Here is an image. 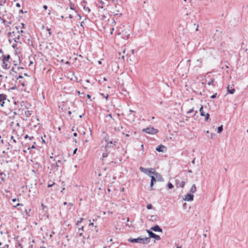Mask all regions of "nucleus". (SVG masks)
Returning <instances> with one entry per match:
<instances>
[{
    "label": "nucleus",
    "instance_id": "5",
    "mask_svg": "<svg viewBox=\"0 0 248 248\" xmlns=\"http://www.w3.org/2000/svg\"><path fill=\"white\" fill-rule=\"evenodd\" d=\"M114 7H112L110 12L114 15L120 16L121 13V5L118 4V2L114 0H112Z\"/></svg>",
    "mask_w": 248,
    "mask_h": 248
},
{
    "label": "nucleus",
    "instance_id": "19",
    "mask_svg": "<svg viewBox=\"0 0 248 248\" xmlns=\"http://www.w3.org/2000/svg\"><path fill=\"white\" fill-rule=\"evenodd\" d=\"M155 176L156 179L158 181H161L163 180V178H162V176L160 174H159L158 173L156 172L155 173Z\"/></svg>",
    "mask_w": 248,
    "mask_h": 248
},
{
    "label": "nucleus",
    "instance_id": "49",
    "mask_svg": "<svg viewBox=\"0 0 248 248\" xmlns=\"http://www.w3.org/2000/svg\"><path fill=\"white\" fill-rule=\"evenodd\" d=\"M1 136H0V142H1L2 143H3V140H1Z\"/></svg>",
    "mask_w": 248,
    "mask_h": 248
},
{
    "label": "nucleus",
    "instance_id": "46",
    "mask_svg": "<svg viewBox=\"0 0 248 248\" xmlns=\"http://www.w3.org/2000/svg\"><path fill=\"white\" fill-rule=\"evenodd\" d=\"M70 10H74L75 9V7H74V6H71L70 7Z\"/></svg>",
    "mask_w": 248,
    "mask_h": 248
},
{
    "label": "nucleus",
    "instance_id": "20",
    "mask_svg": "<svg viewBox=\"0 0 248 248\" xmlns=\"http://www.w3.org/2000/svg\"><path fill=\"white\" fill-rule=\"evenodd\" d=\"M19 79H20L19 80V83H21V85L23 87L25 86L26 85L27 83V80L23 79V78H19Z\"/></svg>",
    "mask_w": 248,
    "mask_h": 248
},
{
    "label": "nucleus",
    "instance_id": "1",
    "mask_svg": "<svg viewBox=\"0 0 248 248\" xmlns=\"http://www.w3.org/2000/svg\"><path fill=\"white\" fill-rule=\"evenodd\" d=\"M24 24L21 23L18 27H15L12 31L8 32L9 41L13 40L16 42L21 43V38L23 36V28Z\"/></svg>",
    "mask_w": 248,
    "mask_h": 248
},
{
    "label": "nucleus",
    "instance_id": "51",
    "mask_svg": "<svg viewBox=\"0 0 248 248\" xmlns=\"http://www.w3.org/2000/svg\"><path fill=\"white\" fill-rule=\"evenodd\" d=\"M108 117H109L111 119H112V115H111V114H108Z\"/></svg>",
    "mask_w": 248,
    "mask_h": 248
},
{
    "label": "nucleus",
    "instance_id": "6",
    "mask_svg": "<svg viewBox=\"0 0 248 248\" xmlns=\"http://www.w3.org/2000/svg\"><path fill=\"white\" fill-rule=\"evenodd\" d=\"M53 153H52V155L49 157V162L51 164V169L58 170L59 168V162L58 160L56 161L53 156Z\"/></svg>",
    "mask_w": 248,
    "mask_h": 248
},
{
    "label": "nucleus",
    "instance_id": "14",
    "mask_svg": "<svg viewBox=\"0 0 248 248\" xmlns=\"http://www.w3.org/2000/svg\"><path fill=\"white\" fill-rule=\"evenodd\" d=\"M156 150L159 152H163L167 150V148L163 145H160L156 147Z\"/></svg>",
    "mask_w": 248,
    "mask_h": 248
},
{
    "label": "nucleus",
    "instance_id": "23",
    "mask_svg": "<svg viewBox=\"0 0 248 248\" xmlns=\"http://www.w3.org/2000/svg\"><path fill=\"white\" fill-rule=\"evenodd\" d=\"M147 172L149 173V174H153L154 175H155V173L156 171H155V169H149L147 170Z\"/></svg>",
    "mask_w": 248,
    "mask_h": 248
},
{
    "label": "nucleus",
    "instance_id": "4",
    "mask_svg": "<svg viewBox=\"0 0 248 248\" xmlns=\"http://www.w3.org/2000/svg\"><path fill=\"white\" fill-rule=\"evenodd\" d=\"M14 63H15V61L12 62L11 57L10 55H8L2 59V67L5 69H8L12 67Z\"/></svg>",
    "mask_w": 248,
    "mask_h": 248
},
{
    "label": "nucleus",
    "instance_id": "45",
    "mask_svg": "<svg viewBox=\"0 0 248 248\" xmlns=\"http://www.w3.org/2000/svg\"><path fill=\"white\" fill-rule=\"evenodd\" d=\"M28 139L29 140H31L32 139H33V137H29Z\"/></svg>",
    "mask_w": 248,
    "mask_h": 248
},
{
    "label": "nucleus",
    "instance_id": "2",
    "mask_svg": "<svg viewBox=\"0 0 248 248\" xmlns=\"http://www.w3.org/2000/svg\"><path fill=\"white\" fill-rule=\"evenodd\" d=\"M34 243L32 238L24 237L16 245V248H33Z\"/></svg>",
    "mask_w": 248,
    "mask_h": 248
},
{
    "label": "nucleus",
    "instance_id": "27",
    "mask_svg": "<svg viewBox=\"0 0 248 248\" xmlns=\"http://www.w3.org/2000/svg\"><path fill=\"white\" fill-rule=\"evenodd\" d=\"M140 170L141 171L143 172L144 173H147V170H147L146 169H144L143 167H140Z\"/></svg>",
    "mask_w": 248,
    "mask_h": 248
},
{
    "label": "nucleus",
    "instance_id": "43",
    "mask_svg": "<svg viewBox=\"0 0 248 248\" xmlns=\"http://www.w3.org/2000/svg\"><path fill=\"white\" fill-rule=\"evenodd\" d=\"M47 31H48V32L49 35H51V31H50V29H49V28H47Z\"/></svg>",
    "mask_w": 248,
    "mask_h": 248
},
{
    "label": "nucleus",
    "instance_id": "30",
    "mask_svg": "<svg viewBox=\"0 0 248 248\" xmlns=\"http://www.w3.org/2000/svg\"><path fill=\"white\" fill-rule=\"evenodd\" d=\"M185 185V182L184 181H182L180 184V186L181 188H183Z\"/></svg>",
    "mask_w": 248,
    "mask_h": 248
},
{
    "label": "nucleus",
    "instance_id": "55",
    "mask_svg": "<svg viewBox=\"0 0 248 248\" xmlns=\"http://www.w3.org/2000/svg\"><path fill=\"white\" fill-rule=\"evenodd\" d=\"M93 225H94V224H93V223H90L89 224V226H93Z\"/></svg>",
    "mask_w": 248,
    "mask_h": 248
},
{
    "label": "nucleus",
    "instance_id": "64",
    "mask_svg": "<svg viewBox=\"0 0 248 248\" xmlns=\"http://www.w3.org/2000/svg\"><path fill=\"white\" fill-rule=\"evenodd\" d=\"M67 11L68 13H69V10L68 9H67Z\"/></svg>",
    "mask_w": 248,
    "mask_h": 248
},
{
    "label": "nucleus",
    "instance_id": "44",
    "mask_svg": "<svg viewBox=\"0 0 248 248\" xmlns=\"http://www.w3.org/2000/svg\"><path fill=\"white\" fill-rule=\"evenodd\" d=\"M16 201H19V199H13L12 200V201H13V202H16Z\"/></svg>",
    "mask_w": 248,
    "mask_h": 248
},
{
    "label": "nucleus",
    "instance_id": "3",
    "mask_svg": "<svg viewBox=\"0 0 248 248\" xmlns=\"http://www.w3.org/2000/svg\"><path fill=\"white\" fill-rule=\"evenodd\" d=\"M23 70V68L22 67H19L16 63H14V65L12 67L10 74L12 75L13 78H16L17 79L22 78L23 77L22 76L21 71Z\"/></svg>",
    "mask_w": 248,
    "mask_h": 248
},
{
    "label": "nucleus",
    "instance_id": "7",
    "mask_svg": "<svg viewBox=\"0 0 248 248\" xmlns=\"http://www.w3.org/2000/svg\"><path fill=\"white\" fill-rule=\"evenodd\" d=\"M128 241L132 243H143V244H147L149 242V238H140L139 237L138 238L135 239H129Z\"/></svg>",
    "mask_w": 248,
    "mask_h": 248
},
{
    "label": "nucleus",
    "instance_id": "15",
    "mask_svg": "<svg viewBox=\"0 0 248 248\" xmlns=\"http://www.w3.org/2000/svg\"><path fill=\"white\" fill-rule=\"evenodd\" d=\"M121 52H122L123 53V55H122V60L123 61H124V58H125V51L126 50V46H123L121 48Z\"/></svg>",
    "mask_w": 248,
    "mask_h": 248
},
{
    "label": "nucleus",
    "instance_id": "21",
    "mask_svg": "<svg viewBox=\"0 0 248 248\" xmlns=\"http://www.w3.org/2000/svg\"><path fill=\"white\" fill-rule=\"evenodd\" d=\"M151 176V181L150 186H151V187H153V185H154V183L155 182V181H156V178H155V175H153V176Z\"/></svg>",
    "mask_w": 248,
    "mask_h": 248
},
{
    "label": "nucleus",
    "instance_id": "12",
    "mask_svg": "<svg viewBox=\"0 0 248 248\" xmlns=\"http://www.w3.org/2000/svg\"><path fill=\"white\" fill-rule=\"evenodd\" d=\"M6 99V95L4 94H0V105L1 107L4 106V101Z\"/></svg>",
    "mask_w": 248,
    "mask_h": 248
},
{
    "label": "nucleus",
    "instance_id": "56",
    "mask_svg": "<svg viewBox=\"0 0 248 248\" xmlns=\"http://www.w3.org/2000/svg\"><path fill=\"white\" fill-rule=\"evenodd\" d=\"M131 53H132V54H134V50L132 49V50H131Z\"/></svg>",
    "mask_w": 248,
    "mask_h": 248
},
{
    "label": "nucleus",
    "instance_id": "25",
    "mask_svg": "<svg viewBox=\"0 0 248 248\" xmlns=\"http://www.w3.org/2000/svg\"><path fill=\"white\" fill-rule=\"evenodd\" d=\"M10 142L11 144H15L16 142V139L14 138V136H11V140Z\"/></svg>",
    "mask_w": 248,
    "mask_h": 248
},
{
    "label": "nucleus",
    "instance_id": "17",
    "mask_svg": "<svg viewBox=\"0 0 248 248\" xmlns=\"http://www.w3.org/2000/svg\"><path fill=\"white\" fill-rule=\"evenodd\" d=\"M233 85H232V86L229 85L227 87L228 92L231 94H233L235 92V89L233 88Z\"/></svg>",
    "mask_w": 248,
    "mask_h": 248
},
{
    "label": "nucleus",
    "instance_id": "31",
    "mask_svg": "<svg viewBox=\"0 0 248 248\" xmlns=\"http://www.w3.org/2000/svg\"><path fill=\"white\" fill-rule=\"evenodd\" d=\"M83 220V218H80L79 220L77 222L76 225H78L80 223H81Z\"/></svg>",
    "mask_w": 248,
    "mask_h": 248
},
{
    "label": "nucleus",
    "instance_id": "32",
    "mask_svg": "<svg viewBox=\"0 0 248 248\" xmlns=\"http://www.w3.org/2000/svg\"><path fill=\"white\" fill-rule=\"evenodd\" d=\"M1 243H0V248H8L9 246L8 245H5L3 246H1Z\"/></svg>",
    "mask_w": 248,
    "mask_h": 248
},
{
    "label": "nucleus",
    "instance_id": "42",
    "mask_svg": "<svg viewBox=\"0 0 248 248\" xmlns=\"http://www.w3.org/2000/svg\"><path fill=\"white\" fill-rule=\"evenodd\" d=\"M25 212L27 216H28V217L30 216V215L29 214V212L27 209L25 210Z\"/></svg>",
    "mask_w": 248,
    "mask_h": 248
},
{
    "label": "nucleus",
    "instance_id": "61",
    "mask_svg": "<svg viewBox=\"0 0 248 248\" xmlns=\"http://www.w3.org/2000/svg\"><path fill=\"white\" fill-rule=\"evenodd\" d=\"M113 30H114V29H113V28H112V31H111V34H112V32H113Z\"/></svg>",
    "mask_w": 248,
    "mask_h": 248
},
{
    "label": "nucleus",
    "instance_id": "34",
    "mask_svg": "<svg viewBox=\"0 0 248 248\" xmlns=\"http://www.w3.org/2000/svg\"><path fill=\"white\" fill-rule=\"evenodd\" d=\"M108 153L107 152H106L105 153H103L102 154L103 157H106L108 156Z\"/></svg>",
    "mask_w": 248,
    "mask_h": 248
},
{
    "label": "nucleus",
    "instance_id": "11",
    "mask_svg": "<svg viewBox=\"0 0 248 248\" xmlns=\"http://www.w3.org/2000/svg\"><path fill=\"white\" fill-rule=\"evenodd\" d=\"M75 17L76 18L77 20H80L81 19V16H79L76 11H74L73 14H69V17L70 18H72L73 17Z\"/></svg>",
    "mask_w": 248,
    "mask_h": 248
},
{
    "label": "nucleus",
    "instance_id": "54",
    "mask_svg": "<svg viewBox=\"0 0 248 248\" xmlns=\"http://www.w3.org/2000/svg\"><path fill=\"white\" fill-rule=\"evenodd\" d=\"M29 137V136L28 135H26L25 136V139H27Z\"/></svg>",
    "mask_w": 248,
    "mask_h": 248
},
{
    "label": "nucleus",
    "instance_id": "40",
    "mask_svg": "<svg viewBox=\"0 0 248 248\" xmlns=\"http://www.w3.org/2000/svg\"><path fill=\"white\" fill-rule=\"evenodd\" d=\"M84 9L86 11H87L88 12V13H90V9L88 7H87V8L84 7Z\"/></svg>",
    "mask_w": 248,
    "mask_h": 248
},
{
    "label": "nucleus",
    "instance_id": "18",
    "mask_svg": "<svg viewBox=\"0 0 248 248\" xmlns=\"http://www.w3.org/2000/svg\"><path fill=\"white\" fill-rule=\"evenodd\" d=\"M151 230L155 232H162V230L158 225H155V226L152 227Z\"/></svg>",
    "mask_w": 248,
    "mask_h": 248
},
{
    "label": "nucleus",
    "instance_id": "53",
    "mask_svg": "<svg viewBox=\"0 0 248 248\" xmlns=\"http://www.w3.org/2000/svg\"><path fill=\"white\" fill-rule=\"evenodd\" d=\"M84 23V22L83 21H82L81 23H80V25L81 26L83 27V24Z\"/></svg>",
    "mask_w": 248,
    "mask_h": 248
},
{
    "label": "nucleus",
    "instance_id": "13",
    "mask_svg": "<svg viewBox=\"0 0 248 248\" xmlns=\"http://www.w3.org/2000/svg\"><path fill=\"white\" fill-rule=\"evenodd\" d=\"M148 232L150 237L155 238L156 240L160 239V237L159 235L153 233V232L150 231H148Z\"/></svg>",
    "mask_w": 248,
    "mask_h": 248
},
{
    "label": "nucleus",
    "instance_id": "59",
    "mask_svg": "<svg viewBox=\"0 0 248 248\" xmlns=\"http://www.w3.org/2000/svg\"><path fill=\"white\" fill-rule=\"evenodd\" d=\"M125 136H126V137H129V135L128 134H126L125 135Z\"/></svg>",
    "mask_w": 248,
    "mask_h": 248
},
{
    "label": "nucleus",
    "instance_id": "41",
    "mask_svg": "<svg viewBox=\"0 0 248 248\" xmlns=\"http://www.w3.org/2000/svg\"><path fill=\"white\" fill-rule=\"evenodd\" d=\"M102 95H103V96L105 98L106 100H108V94H107L106 95H104L103 94H102Z\"/></svg>",
    "mask_w": 248,
    "mask_h": 248
},
{
    "label": "nucleus",
    "instance_id": "57",
    "mask_svg": "<svg viewBox=\"0 0 248 248\" xmlns=\"http://www.w3.org/2000/svg\"><path fill=\"white\" fill-rule=\"evenodd\" d=\"M16 6L17 7H20V4L18 3H16Z\"/></svg>",
    "mask_w": 248,
    "mask_h": 248
},
{
    "label": "nucleus",
    "instance_id": "47",
    "mask_svg": "<svg viewBox=\"0 0 248 248\" xmlns=\"http://www.w3.org/2000/svg\"><path fill=\"white\" fill-rule=\"evenodd\" d=\"M43 8L45 9V10H46L47 9V6L46 5H44L43 6Z\"/></svg>",
    "mask_w": 248,
    "mask_h": 248
},
{
    "label": "nucleus",
    "instance_id": "9",
    "mask_svg": "<svg viewBox=\"0 0 248 248\" xmlns=\"http://www.w3.org/2000/svg\"><path fill=\"white\" fill-rule=\"evenodd\" d=\"M143 132L147 133L150 134H155L157 132V130L155 129L153 127H148L147 128L143 129Z\"/></svg>",
    "mask_w": 248,
    "mask_h": 248
},
{
    "label": "nucleus",
    "instance_id": "62",
    "mask_svg": "<svg viewBox=\"0 0 248 248\" xmlns=\"http://www.w3.org/2000/svg\"><path fill=\"white\" fill-rule=\"evenodd\" d=\"M64 205H66V204H67V202H64Z\"/></svg>",
    "mask_w": 248,
    "mask_h": 248
},
{
    "label": "nucleus",
    "instance_id": "16",
    "mask_svg": "<svg viewBox=\"0 0 248 248\" xmlns=\"http://www.w3.org/2000/svg\"><path fill=\"white\" fill-rule=\"evenodd\" d=\"M193 195L191 194H187L185 198L184 199V200L187 201H192L193 200Z\"/></svg>",
    "mask_w": 248,
    "mask_h": 248
},
{
    "label": "nucleus",
    "instance_id": "38",
    "mask_svg": "<svg viewBox=\"0 0 248 248\" xmlns=\"http://www.w3.org/2000/svg\"><path fill=\"white\" fill-rule=\"evenodd\" d=\"M23 206V204H21V203H17L16 205H14V207H15V208H16V207H18V206Z\"/></svg>",
    "mask_w": 248,
    "mask_h": 248
},
{
    "label": "nucleus",
    "instance_id": "36",
    "mask_svg": "<svg viewBox=\"0 0 248 248\" xmlns=\"http://www.w3.org/2000/svg\"><path fill=\"white\" fill-rule=\"evenodd\" d=\"M147 208L148 209H151L152 208V205L151 204H148L147 205Z\"/></svg>",
    "mask_w": 248,
    "mask_h": 248
},
{
    "label": "nucleus",
    "instance_id": "10",
    "mask_svg": "<svg viewBox=\"0 0 248 248\" xmlns=\"http://www.w3.org/2000/svg\"><path fill=\"white\" fill-rule=\"evenodd\" d=\"M200 112L201 115L202 116H205V121H208L210 115L208 113H205L203 111V106L202 105H201V107L200 108Z\"/></svg>",
    "mask_w": 248,
    "mask_h": 248
},
{
    "label": "nucleus",
    "instance_id": "39",
    "mask_svg": "<svg viewBox=\"0 0 248 248\" xmlns=\"http://www.w3.org/2000/svg\"><path fill=\"white\" fill-rule=\"evenodd\" d=\"M217 93H216L215 94H214L212 95L211 96V98H212V99H214V98H216V96H217Z\"/></svg>",
    "mask_w": 248,
    "mask_h": 248
},
{
    "label": "nucleus",
    "instance_id": "50",
    "mask_svg": "<svg viewBox=\"0 0 248 248\" xmlns=\"http://www.w3.org/2000/svg\"><path fill=\"white\" fill-rule=\"evenodd\" d=\"M87 96L88 98H89V99H90L91 98V95L89 94H87Z\"/></svg>",
    "mask_w": 248,
    "mask_h": 248
},
{
    "label": "nucleus",
    "instance_id": "48",
    "mask_svg": "<svg viewBox=\"0 0 248 248\" xmlns=\"http://www.w3.org/2000/svg\"><path fill=\"white\" fill-rule=\"evenodd\" d=\"M77 148H76L74 152H73V154H76V152H77Z\"/></svg>",
    "mask_w": 248,
    "mask_h": 248
},
{
    "label": "nucleus",
    "instance_id": "35",
    "mask_svg": "<svg viewBox=\"0 0 248 248\" xmlns=\"http://www.w3.org/2000/svg\"><path fill=\"white\" fill-rule=\"evenodd\" d=\"M214 82V79H212L211 80V81H210L208 83V84L209 85H212L213 84V82Z\"/></svg>",
    "mask_w": 248,
    "mask_h": 248
},
{
    "label": "nucleus",
    "instance_id": "33",
    "mask_svg": "<svg viewBox=\"0 0 248 248\" xmlns=\"http://www.w3.org/2000/svg\"><path fill=\"white\" fill-rule=\"evenodd\" d=\"M168 188H169V189H171V188H173V185H172V184H171V183H169V184H168Z\"/></svg>",
    "mask_w": 248,
    "mask_h": 248
},
{
    "label": "nucleus",
    "instance_id": "29",
    "mask_svg": "<svg viewBox=\"0 0 248 248\" xmlns=\"http://www.w3.org/2000/svg\"><path fill=\"white\" fill-rule=\"evenodd\" d=\"M35 144V142H34L33 144L30 147V146H27V150H30L31 148L35 149V147L34 145Z\"/></svg>",
    "mask_w": 248,
    "mask_h": 248
},
{
    "label": "nucleus",
    "instance_id": "58",
    "mask_svg": "<svg viewBox=\"0 0 248 248\" xmlns=\"http://www.w3.org/2000/svg\"><path fill=\"white\" fill-rule=\"evenodd\" d=\"M5 192L6 193H8L9 191L8 190L5 189Z\"/></svg>",
    "mask_w": 248,
    "mask_h": 248
},
{
    "label": "nucleus",
    "instance_id": "8",
    "mask_svg": "<svg viewBox=\"0 0 248 248\" xmlns=\"http://www.w3.org/2000/svg\"><path fill=\"white\" fill-rule=\"evenodd\" d=\"M55 158H57L59 163H62L66 161V159L64 157V154L62 152H60L58 155L55 156Z\"/></svg>",
    "mask_w": 248,
    "mask_h": 248
},
{
    "label": "nucleus",
    "instance_id": "24",
    "mask_svg": "<svg viewBox=\"0 0 248 248\" xmlns=\"http://www.w3.org/2000/svg\"><path fill=\"white\" fill-rule=\"evenodd\" d=\"M197 188L195 185H193L190 189V192L192 193H195L196 191Z\"/></svg>",
    "mask_w": 248,
    "mask_h": 248
},
{
    "label": "nucleus",
    "instance_id": "22",
    "mask_svg": "<svg viewBox=\"0 0 248 248\" xmlns=\"http://www.w3.org/2000/svg\"><path fill=\"white\" fill-rule=\"evenodd\" d=\"M83 231H84V227L83 226H81V227L78 228V233H79V236H81L83 235Z\"/></svg>",
    "mask_w": 248,
    "mask_h": 248
},
{
    "label": "nucleus",
    "instance_id": "60",
    "mask_svg": "<svg viewBox=\"0 0 248 248\" xmlns=\"http://www.w3.org/2000/svg\"><path fill=\"white\" fill-rule=\"evenodd\" d=\"M77 93H78V95H79V94H80V92H79V91H78V92H77Z\"/></svg>",
    "mask_w": 248,
    "mask_h": 248
},
{
    "label": "nucleus",
    "instance_id": "37",
    "mask_svg": "<svg viewBox=\"0 0 248 248\" xmlns=\"http://www.w3.org/2000/svg\"><path fill=\"white\" fill-rule=\"evenodd\" d=\"M55 184V183L53 182L52 184H48L47 185L48 187H50L52 186Z\"/></svg>",
    "mask_w": 248,
    "mask_h": 248
},
{
    "label": "nucleus",
    "instance_id": "26",
    "mask_svg": "<svg viewBox=\"0 0 248 248\" xmlns=\"http://www.w3.org/2000/svg\"><path fill=\"white\" fill-rule=\"evenodd\" d=\"M223 130V126L222 125H221L220 126H219L217 128V132L218 133H220L222 132V131Z\"/></svg>",
    "mask_w": 248,
    "mask_h": 248
},
{
    "label": "nucleus",
    "instance_id": "52",
    "mask_svg": "<svg viewBox=\"0 0 248 248\" xmlns=\"http://www.w3.org/2000/svg\"><path fill=\"white\" fill-rule=\"evenodd\" d=\"M73 135H74V137H77V133H74L73 134Z\"/></svg>",
    "mask_w": 248,
    "mask_h": 248
},
{
    "label": "nucleus",
    "instance_id": "28",
    "mask_svg": "<svg viewBox=\"0 0 248 248\" xmlns=\"http://www.w3.org/2000/svg\"><path fill=\"white\" fill-rule=\"evenodd\" d=\"M118 55L119 56L118 57V59L122 60L121 58H122V55H123V53L120 50H119V51H118Z\"/></svg>",
    "mask_w": 248,
    "mask_h": 248
},
{
    "label": "nucleus",
    "instance_id": "63",
    "mask_svg": "<svg viewBox=\"0 0 248 248\" xmlns=\"http://www.w3.org/2000/svg\"><path fill=\"white\" fill-rule=\"evenodd\" d=\"M108 146V145H106V146H105V148H106Z\"/></svg>",
    "mask_w": 248,
    "mask_h": 248
}]
</instances>
